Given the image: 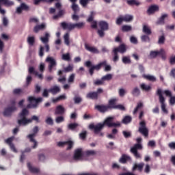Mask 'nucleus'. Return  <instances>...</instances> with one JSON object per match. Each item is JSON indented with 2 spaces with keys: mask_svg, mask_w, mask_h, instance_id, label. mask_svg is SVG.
<instances>
[{
  "mask_svg": "<svg viewBox=\"0 0 175 175\" xmlns=\"http://www.w3.org/2000/svg\"><path fill=\"white\" fill-rule=\"evenodd\" d=\"M163 94H165V96H169L170 98V105H175V96H172V92L170 90H164L162 92Z\"/></svg>",
  "mask_w": 175,
  "mask_h": 175,
  "instance_id": "nucleus-18",
  "label": "nucleus"
},
{
  "mask_svg": "<svg viewBox=\"0 0 175 175\" xmlns=\"http://www.w3.org/2000/svg\"><path fill=\"white\" fill-rule=\"evenodd\" d=\"M159 10V7L158 5H151L147 10L148 14H152L155 13V12H158Z\"/></svg>",
  "mask_w": 175,
  "mask_h": 175,
  "instance_id": "nucleus-23",
  "label": "nucleus"
},
{
  "mask_svg": "<svg viewBox=\"0 0 175 175\" xmlns=\"http://www.w3.org/2000/svg\"><path fill=\"white\" fill-rule=\"evenodd\" d=\"M126 3L129 6H133L135 5V6H139L140 5V3L137 2L136 0H127Z\"/></svg>",
  "mask_w": 175,
  "mask_h": 175,
  "instance_id": "nucleus-36",
  "label": "nucleus"
},
{
  "mask_svg": "<svg viewBox=\"0 0 175 175\" xmlns=\"http://www.w3.org/2000/svg\"><path fill=\"white\" fill-rule=\"evenodd\" d=\"M142 107H143V103H139L137 105V107L135 108L134 111H133V114H136V113H137V111H139V109H142Z\"/></svg>",
  "mask_w": 175,
  "mask_h": 175,
  "instance_id": "nucleus-57",
  "label": "nucleus"
},
{
  "mask_svg": "<svg viewBox=\"0 0 175 175\" xmlns=\"http://www.w3.org/2000/svg\"><path fill=\"white\" fill-rule=\"evenodd\" d=\"M123 19L125 23H131V21H133V16L126 14L123 16Z\"/></svg>",
  "mask_w": 175,
  "mask_h": 175,
  "instance_id": "nucleus-32",
  "label": "nucleus"
},
{
  "mask_svg": "<svg viewBox=\"0 0 175 175\" xmlns=\"http://www.w3.org/2000/svg\"><path fill=\"white\" fill-rule=\"evenodd\" d=\"M17 110V107L16 106H11L5 108L3 113L4 117H10L12 116V113L13 111H16Z\"/></svg>",
  "mask_w": 175,
  "mask_h": 175,
  "instance_id": "nucleus-13",
  "label": "nucleus"
},
{
  "mask_svg": "<svg viewBox=\"0 0 175 175\" xmlns=\"http://www.w3.org/2000/svg\"><path fill=\"white\" fill-rule=\"evenodd\" d=\"M28 101L32 105L33 107H38V105L43 101V98L39 97L36 98L33 96H29L28 98Z\"/></svg>",
  "mask_w": 175,
  "mask_h": 175,
  "instance_id": "nucleus-12",
  "label": "nucleus"
},
{
  "mask_svg": "<svg viewBox=\"0 0 175 175\" xmlns=\"http://www.w3.org/2000/svg\"><path fill=\"white\" fill-rule=\"evenodd\" d=\"M2 5H5V6H13L14 2L9 0H0V14L5 16V14H6V11L2 9Z\"/></svg>",
  "mask_w": 175,
  "mask_h": 175,
  "instance_id": "nucleus-9",
  "label": "nucleus"
},
{
  "mask_svg": "<svg viewBox=\"0 0 175 175\" xmlns=\"http://www.w3.org/2000/svg\"><path fill=\"white\" fill-rule=\"evenodd\" d=\"M64 14L65 12L63 10H60L57 15L53 16V19L57 20V18H59V17H62Z\"/></svg>",
  "mask_w": 175,
  "mask_h": 175,
  "instance_id": "nucleus-47",
  "label": "nucleus"
},
{
  "mask_svg": "<svg viewBox=\"0 0 175 175\" xmlns=\"http://www.w3.org/2000/svg\"><path fill=\"white\" fill-rule=\"evenodd\" d=\"M85 23L84 22H80L78 23H68L66 22H62L61 23V27L63 29H68V31H72L75 29V28H77L78 29H81V28H84Z\"/></svg>",
  "mask_w": 175,
  "mask_h": 175,
  "instance_id": "nucleus-3",
  "label": "nucleus"
},
{
  "mask_svg": "<svg viewBox=\"0 0 175 175\" xmlns=\"http://www.w3.org/2000/svg\"><path fill=\"white\" fill-rule=\"evenodd\" d=\"M165 40H166V38H165V36H161L159 38L158 44H163L165 43Z\"/></svg>",
  "mask_w": 175,
  "mask_h": 175,
  "instance_id": "nucleus-61",
  "label": "nucleus"
},
{
  "mask_svg": "<svg viewBox=\"0 0 175 175\" xmlns=\"http://www.w3.org/2000/svg\"><path fill=\"white\" fill-rule=\"evenodd\" d=\"M122 32H129L132 31V26L124 25L122 27Z\"/></svg>",
  "mask_w": 175,
  "mask_h": 175,
  "instance_id": "nucleus-45",
  "label": "nucleus"
},
{
  "mask_svg": "<svg viewBox=\"0 0 175 175\" xmlns=\"http://www.w3.org/2000/svg\"><path fill=\"white\" fill-rule=\"evenodd\" d=\"M64 70L66 73H68L69 72H72L73 71V66L68 65L67 67L64 68Z\"/></svg>",
  "mask_w": 175,
  "mask_h": 175,
  "instance_id": "nucleus-62",
  "label": "nucleus"
},
{
  "mask_svg": "<svg viewBox=\"0 0 175 175\" xmlns=\"http://www.w3.org/2000/svg\"><path fill=\"white\" fill-rule=\"evenodd\" d=\"M131 94L133 96H139V95H140V89H139L137 87L134 88L131 92Z\"/></svg>",
  "mask_w": 175,
  "mask_h": 175,
  "instance_id": "nucleus-37",
  "label": "nucleus"
},
{
  "mask_svg": "<svg viewBox=\"0 0 175 175\" xmlns=\"http://www.w3.org/2000/svg\"><path fill=\"white\" fill-rule=\"evenodd\" d=\"M96 109V110H98V111H99V113H102L103 114H104V113H107V111H109V107H107V105H97L95 106L94 107Z\"/></svg>",
  "mask_w": 175,
  "mask_h": 175,
  "instance_id": "nucleus-16",
  "label": "nucleus"
},
{
  "mask_svg": "<svg viewBox=\"0 0 175 175\" xmlns=\"http://www.w3.org/2000/svg\"><path fill=\"white\" fill-rule=\"evenodd\" d=\"M140 126L139 127L138 132L143 135L144 137H148V129L146 126V122L142 121L139 122Z\"/></svg>",
  "mask_w": 175,
  "mask_h": 175,
  "instance_id": "nucleus-8",
  "label": "nucleus"
},
{
  "mask_svg": "<svg viewBox=\"0 0 175 175\" xmlns=\"http://www.w3.org/2000/svg\"><path fill=\"white\" fill-rule=\"evenodd\" d=\"M84 65L86 68H90L89 73L90 76H94V70H100L102 67H105V72H110L111 70V66L107 65V62L106 60L100 62L97 65H92L91 61H87L84 63Z\"/></svg>",
  "mask_w": 175,
  "mask_h": 175,
  "instance_id": "nucleus-2",
  "label": "nucleus"
},
{
  "mask_svg": "<svg viewBox=\"0 0 175 175\" xmlns=\"http://www.w3.org/2000/svg\"><path fill=\"white\" fill-rule=\"evenodd\" d=\"M84 157V153L83 152V148H79L75 150L73 159L74 161H81Z\"/></svg>",
  "mask_w": 175,
  "mask_h": 175,
  "instance_id": "nucleus-11",
  "label": "nucleus"
},
{
  "mask_svg": "<svg viewBox=\"0 0 175 175\" xmlns=\"http://www.w3.org/2000/svg\"><path fill=\"white\" fill-rule=\"evenodd\" d=\"M166 17H167V14H163L157 21V25H164Z\"/></svg>",
  "mask_w": 175,
  "mask_h": 175,
  "instance_id": "nucleus-25",
  "label": "nucleus"
},
{
  "mask_svg": "<svg viewBox=\"0 0 175 175\" xmlns=\"http://www.w3.org/2000/svg\"><path fill=\"white\" fill-rule=\"evenodd\" d=\"M49 92H51L53 95H55V94H58V92H61V88L55 85L52 88L49 89Z\"/></svg>",
  "mask_w": 175,
  "mask_h": 175,
  "instance_id": "nucleus-29",
  "label": "nucleus"
},
{
  "mask_svg": "<svg viewBox=\"0 0 175 175\" xmlns=\"http://www.w3.org/2000/svg\"><path fill=\"white\" fill-rule=\"evenodd\" d=\"M143 167H144V163H140L139 164L135 163L133 167V172L137 170L138 172H143Z\"/></svg>",
  "mask_w": 175,
  "mask_h": 175,
  "instance_id": "nucleus-22",
  "label": "nucleus"
},
{
  "mask_svg": "<svg viewBox=\"0 0 175 175\" xmlns=\"http://www.w3.org/2000/svg\"><path fill=\"white\" fill-rule=\"evenodd\" d=\"M113 51L124 54V53H126V45L125 44H121L118 47L114 48Z\"/></svg>",
  "mask_w": 175,
  "mask_h": 175,
  "instance_id": "nucleus-17",
  "label": "nucleus"
},
{
  "mask_svg": "<svg viewBox=\"0 0 175 175\" xmlns=\"http://www.w3.org/2000/svg\"><path fill=\"white\" fill-rule=\"evenodd\" d=\"M27 43L29 46H33L35 44V37L29 36L27 38Z\"/></svg>",
  "mask_w": 175,
  "mask_h": 175,
  "instance_id": "nucleus-39",
  "label": "nucleus"
},
{
  "mask_svg": "<svg viewBox=\"0 0 175 175\" xmlns=\"http://www.w3.org/2000/svg\"><path fill=\"white\" fill-rule=\"evenodd\" d=\"M93 83L94 85H103V84H105V82L102 78L100 79L94 80Z\"/></svg>",
  "mask_w": 175,
  "mask_h": 175,
  "instance_id": "nucleus-48",
  "label": "nucleus"
},
{
  "mask_svg": "<svg viewBox=\"0 0 175 175\" xmlns=\"http://www.w3.org/2000/svg\"><path fill=\"white\" fill-rule=\"evenodd\" d=\"M84 154L85 157H94V155H96V152L95 150H86Z\"/></svg>",
  "mask_w": 175,
  "mask_h": 175,
  "instance_id": "nucleus-41",
  "label": "nucleus"
},
{
  "mask_svg": "<svg viewBox=\"0 0 175 175\" xmlns=\"http://www.w3.org/2000/svg\"><path fill=\"white\" fill-rule=\"evenodd\" d=\"M124 21V16H120L116 19V24L117 25H121L122 24V22Z\"/></svg>",
  "mask_w": 175,
  "mask_h": 175,
  "instance_id": "nucleus-63",
  "label": "nucleus"
},
{
  "mask_svg": "<svg viewBox=\"0 0 175 175\" xmlns=\"http://www.w3.org/2000/svg\"><path fill=\"white\" fill-rule=\"evenodd\" d=\"M122 62L125 64H132V60H131V57L129 56H124L122 59Z\"/></svg>",
  "mask_w": 175,
  "mask_h": 175,
  "instance_id": "nucleus-34",
  "label": "nucleus"
},
{
  "mask_svg": "<svg viewBox=\"0 0 175 175\" xmlns=\"http://www.w3.org/2000/svg\"><path fill=\"white\" fill-rule=\"evenodd\" d=\"M49 38H50V34L49 33H45L44 36L40 38L41 42L44 44H45V51L46 53H49V51H50V45H49Z\"/></svg>",
  "mask_w": 175,
  "mask_h": 175,
  "instance_id": "nucleus-10",
  "label": "nucleus"
},
{
  "mask_svg": "<svg viewBox=\"0 0 175 175\" xmlns=\"http://www.w3.org/2000/svg\"><path fill=\"white\" fill-rule=\"evenodd\" d=\"M69 1L72 3L71 5V9L73 10L75 14H77V12H80V8H79V5L76 4V3L77 2V0H69Z\"/></svg>",
  "mask_w": 175,
  "mask_h": 175,
  "instance_id": "nucleus-19",
  "label": "nucleus"
},
{
  "mask_svg": "<svg viewBox=\"0 0 175 175\" xmlns=\"http://www.w3.org/2000/svg\"><path fill=\"white\" fill-rule=\"evenodd\" d=\"M62 58L64 61H67L68 62H70V55L69 53L63 54Z\"/></svg>",
  "mask_w": 175,
  "mask_h": 175,
  "instance_id": "nucleus-51",
  "label": "nucleus"
},
{
  "mask_svg": "<svg viewBox=\"0 0 175 175\" xmlns=\"http://www.w3.org/2000/svg\"><path fill=\"white\" fill-rule=\"evenodd\" d=\"M75 76L76 75L75 74H71L70 75V77H68V83H75Z\"/></svg>",
  "mask_w": 175,
  "mask_h": 175,
  "instance_id": "nucleus-64",
  "label": "nucleus"
},
{
  "mask_svg": "<svg viewBox=\"0 0 175 175\" xmlns=\"http://www.w3.org/2000/svg\"><path fill=\"white\" fill-rule=\"evenodd\" d=\"M122 135L124 137H125V139H129V137H131V136H132V133H131V131H123Z\"/></svg>",
  "mask_w": 175,
  "mask_h": 175,
  "instance_id": "nucleus-55",
  "label": "nucleus"
},
{
  "mask_svg": "<svg viewBox=\"0 0 175 175\" xmlns=\"http://www.w3.org/2000/svg\"><path fill=\"white\" fill-rule=\"evenodd\" d=\"M130 122H132V117L129 116H126L122 120L123 124H129Z\"/></svg>",
  "mask_w": 175,
  "mask_h": 175,
  "instance_id": "nucleus-43",
  "label": "nucleus"
},
{
  "mask_svg": "<svg viewBox=\"0 0 175 175\" xmlns=\"http://www.w3.org/2000/svg\"><path fill=\"white\" fill-rule=\"evenodd\" d=\"M79 137L81 140H85V139H87V131H83L79 133Z\"/></svg>",
  "mask_w": 175,
  "mask_h": 175,
  "instance_id": "nucleus-56",
  "label": "nucleus"
},
{
  "mask_svg": "<svg viewBox=\"0 0 175 175\" xmlns=\"http://www.w3.org/2000/svg\"><path fill=\"white\" fill-rule=\"evenodd\" d=\"M128 161H131V157L126 155V154H122L120 157L119 162L120 163H126Z\"/></svg>",
  "mask_w": 175,
  "mask_h": 175,
  "instance_id": "nucleus-26",
  "label": "nucleus"
},
{
  "mask_svg": "<svg viewBox=\"0 0 175 175\" xmlns=\"http://www.w3.org/2000/svg\"><path fill=\"white\" fill-rule=\"evenodd\" d=\"M140 88L142 90V91L148 92V91L151 90V86L150 85H146V83H142L140 85Z\"/></svg>",
  "mask_w": 175,
  "mask_h": 175,
  "instance_id": "nucleus-33",
  "label": "nucleus"
},
{
  "mask_svg": "<svg viewBox=\"0 0 175 175\" xmlns=\"http://www.w3.org/2000/svg\"><path fill=\"white\" fill-rule=\"evenodd\" d=\"M45 61L49 64V72L51 73L53 70L57 68V60H55V59H54L53 57H47Z\"/></svg>",
  "mask_w": 175,
  "mask_h": 175,
  "instance_id": "nucleus-6",
  "label": "nucleus"
},
{
  "mask_svg": "<svg viewBox=\"0 0 175 175\" xmlns=\"http://www.w3.org/2000/svg\"><path fill=\"white\" fill-rule=\"evenodd\" d=\"M45 27H46V25H44V23H42L41 25H36L33 28V31L34 32H36V33H38V32H39L40 29H44Z\"/></svg>",
  "mask_w": 175,
  "mask_h": 175,
  "instance_id": "nucleus-31",
  "label": "nucleus"
},
{
  "mask_svg": "<svg viewBox=\"0 0 175 175\" xmlns=\"http://www.w3.org/2000/svg\"><path fill=\"white\" fill-rule=\"evenodd\" d=\"M27 116H28V111L27 109H23L21 111V113L19 114V117L21 118H27Z\"/></svg>",
  "mask_w": 175,
  "mask_h": 175,
  "instance_id": "nucleus-52",
  "label": "nucleus"
},
{
  "mask_svg": "<svg viewBox=\"0 0 175 175\" xmlns=\"http://www.w3.org/2000/svg\"><path fill=\"white\" fill-rule=\"evenodd\" d=\"M79 3L83 8H87V5L90 3V0H79Z\"/></svg>",
  "mask_w": 175,
  "mask_h": 175,
  "instance_id": "nucleus-53",
  "label": "nucleus"
},
{
  "mask_svg": "<svg viewBox=\"0 0 175 175\" xmlns=\"http://www.w3.org/2000/svg\"><path fill=\"white\" fill-rule=\"evenodd\" d=\"M156 95L159 96V103L161 105V110L163 113L167 114V109H166V105L165 104V97L163 96L162 89L159 88L156 92Z\"/></svg>",
  "mask_w": 175,
  "mask_h": 175,
  "instance_id": "nucleus-5",
  "label": "nucleus"
},
{
  "mask_svg": "<svg viewBox=\"0 0 175 175\" xmlns=\"http://www.w3.org/2000/svg\"><path fill=\"white\" fill-rule=\"evenodd\" d=\"M142 77L146 79V80H148V81H157V78L152 75L144 74Z\"/></svg>",
  "mask_w": 175,
  "mask_h": 175,
  "instance_id": "nucleus-28",
  "label": "nucleus"
},
{
  "mask_svg": "<svg viewBox=\"0 0 175 175\" xmlns=\"http://www.w3.org/2000/svg\"><path fill=\"white\" fill-rule=\"evenodd\" d=\"M114 121V117L109 116L103 122L97 123L96 125L94 124H90L89 125V129L93 131L94 135H98L100 137H103L104 133L102 132L105 126H108V128H117V126H121V123L117 122L116 123L113 122Z\"/></svg>",
  "mask_w": 175,
  "mask_h": 175,
  "instance_id": "nucleus-1",
  "label": "nucleus"
},
{
  "mask_svg": "<svg viewBox=\"0 0 175 175\" xmlns=\"http://www.w3.org/2000/svg\"><path fill=\"white\" fill-rule=\"evenodd\" d=\"M98 25L100 29L107 31L109 29V24L106 21H101L99 22Z\"/></svg>",
  "mask_w": 175,
  "mask_h": 175,
  "instance_id": "nucleus-24",
  "label": "nucleus"
},
{
  "mask_svg": "<svg viewBox=\"0 0 175 175\" xmlns=\"http://www.w3.org/2000/svg\"><path fill=\"white\" fill-rule=\"evenodd\" d=\"M159 55V51H151L150 53V58H157Z\"/></svg>",
  "mask_w": 175,
  "mask_h": 175,
  "instance_id": "nucleus-44",
  "label": "nucleus"
},
{
  "mask_svg": "<svg viewBox=\"0 0 175 175\" xmlns=\"http://www.w3.org/2000/svg\"><path fill=\"white\" fill-rule=\"evenodd\" d=\"M33 133L29 134L27 136V138L29 139L30 143H33V146L31 147V148L35 149L36 147H38V141L35 139V137H36V135H38V133L39 132V126H36L32 129Z\"/></svg>",
  "mask_w": 175,
  "mask_h": 175,
  "instance_id": "nucleus-4",
  "label": "nucleus"
},
{
  "mask_svg": "<svg viewBox=\"0 0 175 175\" xmlns=\"http://www.w3.org/2000/svg\"><path fill=\"white\" fill-rule=\"evenodd\" d=\"M142 31L144 32V33H145V35H151V33H152V31H151V29H150V27H148V26L146 25L143 26Z\"/></svg>",
  "mask_w": 175,
  "mask_h": 175,
  "instance_id": "nucleus-30",
  "label": "nucleus"
},
{
  "mask_svg": "<svg viewBox=\"0 0 175 175\" xmlns=\"http://www.w3.org/2000/svg\"><path fill=\"white\" fill-rule=\"evenodd\" d=\"M103 94V89L98 88L96 92H90L88 93L86 98H88V99L96 100L99 98V94Z\"/></svg>",
  "mask_w": 175,
  "mask_h": 175,
  "instance_id": "nucleus-7",
  "label": "nucleus"
},
{
  "mask_svg": "<svg viewBox=\"0 0 175 175\" xmlns=\"http://www.w3.org/2000/svg\"><path fill=\"white\" fill-rule=\"evenodd\" d=\"M77 126H79L78 123H70L68 125V129L70 131H75V129H77Z\"/></svg>",
  "mask_w": 175,
  "mask_h": 175,
  "instance_id": "nucleus-38",
  "label": "nucleus"
},
{
  "mask_svg": "<svg viewBox=\"0 0 175 175\" xmlns=\"http://www.w3.org/2000/svg\"><path fill=\"white\" fill-rule=\"evenodd\" d=\"M103 81H110L113 79V75L111 74H107L103 77H102Z\"/></svg>",
  "mask_w": 175,
  "mask_h": 175,
  "instance_id": "nucleus-42",
  "label": "nucleus"
},
{
  "mask_svg": "<svg viewBox=\"0 0 175 175\" xmlns=\"http://www.w3.org/2000/svg\"><path fill=\"white\" fill-rule=\"evenodd\" d=\"M73 100L75 105H79V103H81L83 101V98H81L80 96H75Z\"/></svg>",
  "mask_w": 175,
  "mask_h": 175,
  "instance_id": "nucleus-58",
  "label": "nucleus"
},
{
  "mask_svg": "<svg viewBox=\"0 0 175 175\" xmlns=\"http://www.w3.org/2000/svg\"><path fill=\"white\" fill-rule=\"evenodd\" d=\"M17 122L19 126L23 125L25 126L27 125V118H21L20 120H18Z\"/></svg>",
  "mask_w": 175,
  "mask_h": 175,
  "instance_id": "nucleus-40",
  "label": "nucleus"
},
{
  "mask_svg": "<svg viewBox=\"0 0 175 175\" xmlns=\"http://www.w3.org/2000/svg\"><path fill=\"white\" fill-rule=\"evenodd\" d=\"M64 39L65 44H66V46H69L70 44V42L69 41V33H66L64 36Z\"/></svg>",
  "mask_w": 175,
  "mask_h": 175,
  "instance_id": "nucleus-46",
  "label": "nucleus"
},
{
  "mask_svg": "<svg viewBox=\"0 0 175 175\" xmlns=\"http://www.w3.org/2000/svg\"><path fill=\"white\" fill-rule=\"evenodd\" d=\"M118 101V100L117 98H111L109 100L108 105H107L108 107L109 110L116 109L117 107Z\"/></svg>",
  "mask_w": 175,
  "mask_h": 175,
  "instance_id": "nucleus-15",
  "label": "nucleus"
},
{
  "mask_svg": "<svg viewBox=\"0 0 175 175\" xmlns=\"http://www.w3.org/2000/svg\"><path fill=\"white\" fill-rule=\"evenodd\" d=\"M85 50H88V51L93 53V54H99V51L98 50V49L94 46H90V45H88V44H85Z\"/></svg>",
  "mask_w": 175,
  "mask_h": 175,
  "instance_id": "nucleus-21",
  "label": "nucleus"
},
{
  "mask_svg": "<svg viewBox=\"0 0 175 175\" xmlns=\"http://www.w3.org/2000/svg\"><path fill=\"white\" fill-rule=\"evenodd\" d=\"M112 53H113V62H117L118 59H120V57L118 56V52H116V51L113 50Z\"/></svg>",
  "mask_w": 175,
  "mask_h": 175,
  "instance_id": "nucleus-49",
  "label": "nucleus"
},
{
  "mask_svg": "<svg viewBox=\"0 0 175 175\" xmlns=\"http://www.w3.org/2000/svg\"><path fill=\"white\" fill-rule=\"evenodd\" d=\"M149 35H143L141 36V40L142 42H150V37L148 36Z\"/></svg>",
  "mask_w": 175,
  "mask_h": 175,
  "instance_id": "nucleus-59",
  "label": "nucleus"
},
{
  "mask_svg": "<svg viewBox=\"0 0 175 175\" xmlns=\"http://www.w3.org/2000/svg\"><path fill=\"white\" fill-rule=\"evenodd\" d=\"M137 150H143L142 144H135L133 147L131 148V151H137Z\"/></svg>",
  "mask_w": 175,
  "mask_h": 175,
  "instance_id": "nucleus-35",
  "label": "nucleus"
},
{
  "mask_svg": "<svg viewBox=\"0 0 175 175\" xmlns=\"http://www.w3.org/2000/svg\"><path fill=\"white\" fill-rule=\"evenodd\" d=\"M13 94L14 95H21V94H24V92L23 91V90H21L20 88H16L13 90Z\"/></svg>",
  "mask_w": 175,
  "mask_h": 175,
  "instance_id": "nucleus-54",
  "label": "nucleus"
},
{
  "mask_svg": "<svg viewBox=\"0 0 175 175\" xmlns=\"http://www.w3.org/2000/svg\"><path fill=\"white\" fill-rule=\"evenodd\" d=\"M159 55L161 56L162 59H166V52H165V49H160Z\"/></svg>",
  "mask_w": 175,
  "mask_h": 175,
  "instance_id": "nucleus-50",
  "label": "nucleus"
},
{
  "mask_svg": "<svg viewBox=\"0 0 175 175\" xmlns=\"http://www.w3.org/2000/svg\"><path fill=\"white\" fill-rule=\"evenodd\" d=\"M27 167L31 173H39V168L33 167L31 163H27Z\"/></svg>",
  "mask_w": 175,
  "mask_h": 175,
  "instance_id": "nucleus-27",
  "label": "nucleus"
},
{
  "mask_svg": "<svg viewBox=\"0 0 175 175\" xmlns=\"http://www.w3.org/2000/svg\"><path fill=\"white\" fill-rule=\"evenodd\" d=\"M65 113V108L62 105H57L55 110V116H62Z\"/></svg>",
  "mask_w": 175,
  "mask_h": 175,
  "instance_id": "nucleus-20",
  "label": "nucleus"
},
{
  "mask_svg": "<svg viewBox=\"0 0 175 175\" xmlns=\"http://www.w3.org/2000/svg\"><path fill=\"white\" fill-rule=\"evenodd\" d=\"M14 139V138L13 137H9L5 140V143H6V144H8L11 151H13V152H17V149L16 148V146L13 143Z\"/></svg>",
  "mask_w": 175,
  "mask_h": 175,
  "instance_id": "nucleus-14",
  "label": "nucleus"
},
{
  "mask_svg": "<svg viewBox=\"0 0 175 175\" xmlns=\"http://www.w3.org/2000/svg\"><path fill=\"white\" fill-rule=\"evenodd\" d=\"M65 121V118L64 116H58L55 119V122L57 124H61V122H64Z\"/></svg>",
  "mask_w": 175,
  "mask_h": 175,
  "instance_id": "nucleus-60",
  "label": "nucleus"
}]
</instances>
